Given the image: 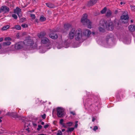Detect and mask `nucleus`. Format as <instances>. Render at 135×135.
<instances>
[{
    "mask_svg": "<svg viewBox=\"0 0 135 135\" xmlns=\"http://www.w3.org/2000/svg\"><path fill=\"white\" fill-rule=\"evenodd\" d=\"M88 15L86 14H84L81 19V21L82 23L84 25H87L88 28H91V23L89 20L87 18Z\"/></svg>",
    "mask_w": 135,
    "mask_h": 135,
    "instance_id": "1",
    "label": "nucleus"
},
{
    "mask_svg": "<svg viewBox=\"0 0 135 135\" xmlns=\"http://www.w3.org/2000/svg\"><path fill=\"white\" fill-rule=\"evenodd\" d=\"M75 37L76 40H84L85 37V36H83L81 30L80 28L78 29L75 31Z\"/></svg>",
    "mask_w": 135,
    "mask_h": 135,
    "instance_id": "2",
    "label": "nucleus"
},
{
    "mask_svg": "<svg viewBox=\"0 0 135 135\" xmlns=\"http://www.w3.org/2000/svg\"><path fill=\"white\" fill-rule=\"evenodd\" d=\"M24 45L29 48H32L34 44V42L30 38L26 39L23 41Z\"/></svg>",
    "mask_w": 135,
    "mask_h": 135,
    "instance_id": "3",
    "label": "nucleus"
},
{
    "mask_svg": "<svg viewBox=\"0 0 135 135\" xmlns=\"http://www.w3.org/2000/svg\"><path fill=\"white\" fill-rule=\"evenodd\" d=\"M103 23L106 24V28L108 30L112 31L114 28V25L113 23L112 22H105L104 20H102Z\"/></svg>",
    "mask_w": 135,
    "mask_h": 135,
    "instance_id": "4",
    "label": "nucleus"
},
{
    "mask_svg": "<svg viewBox=\"0 0 135 135\" xmlns=\"http://www.w3.org/2000/svg\"><path fill=\"white\" fill-rule=\"evenodd\" d=\"M57 115L59 118H62L64 116V109L61 107H57L56 108Z\"/></svg>",
    "mask_w": 135,
    "mask_h": 135,
    "instance_id": "5",
    "label": "nucleus"
},
{
    "mask_svg": "<svg viewBox=\"0 0 135 135\" xmlns=\"http://www.w3.org/2000/svg\"><path fill=\"white\" fill-rule=\"evenodd\" d=\"M9 11V8L7 6H2L0 8V13H6L8 12Z\"/></svg>",
    "mask_w": 135,
    "mask_h": 135,
    "instance_id": "6",
    "label": "nucleus"
},
{
    "mask_svg": "<svg viewBox=\"0 0 135 135\" xmlns=\"http://www.w3.org/2000/svg\"><path fill=\"white\" fill-rule=\"evenodd\" d=\"M24 45L23 42H20L16 43L15 45V49L19 50L22 49Z\"/></svg>",
    "mask_w": 135,
    "mask_h": 135,
    "instance_id": "7",
    "label": "nucleus"
},
{
    "mask_svg": "<svg viewBox=\"0 0 135 135\" xmlns=\"http://www.w3.org/2000/svg\"><path fill=\"white\" fill-rule=\"evenodd\" d=\"M129 17L128 14L123 15L120 17V19L122 20V22L125 24L128 23Z\"/></svg>",
    "mask_w": 135,
    "mask_h": 135,
    "instance_id": "8",
    "label": "nucleus"
},
{
    "mask_svg": "<svg viewBox=\"0 0 135 135\" xmlns=\"http://www.w3.org/2000/svg\"><path fill=\"white\" fill-rule=\"evenodd\" d=\"M6 115L15 118H18L19 117L17 113L15 112H8L6 114Z\"/></svg>",
    "mask_w": 135,
    "mask_h": 135,
    "instance_id": "9",
    "label": "nucleus"
},
{
    "mask_svg": "<svg viewBox=\"0 0 135 135\" xmlns=\"http://www.w3.org/2000/svg\"><path fill=\"white\" fill-rule=\"evenodd\" d=\"M99 25L100 26L99 28V30L100 31L102 32H104L105 31V29L106 28V24L103 23L102 21L100 22Z\"/></svg>",
    "mask_w": 135,
    "mask_h": 135,
    "instance_id": "10",
    "label": "nucleus"
},
{
    "mask_svg": "<svg viewBox=\"0 0 135 135\" xmlns=\"http://www.w3.org/2000/svg\"><path fill=\"white\" fill-rule=\"evenodd\" d=\"M91 33V32L88 29L85 30V31L83 32V36H85V40L88 37Z\"/></svg>",
    "mask_w": 135,
    "mask_h": 135,
    "instance_id": "11",
    "label": "nucleus"
},
{
    "mask_svg": "<svg viewBox=\"0 0 135 135\" xmlns=\"http://www.w3.org/2000/svg\"><path fill=\"white\" fill-rule=\"evenodd\" d=\"M75 29L74 28L72 29L69 33V38L71 39L73 38L75 36Z\"/></svg>",
    "mask_w": 135,
    "mask_h": 135,
    "instance_id": "12",
    "label": "nucleus"
},
{
    "mask_svg": "<svg viewBox=\"0 0 135 135\" xmlns=\"http://www.w3.org/2000/svg\"><path fill=\"white\" fill-rule=\"evenodd\" d=\"M49 36L50 37L54 39H56L58 37L57 34L55 32H51Z\"/></svg>",
    "mask_w": 135,
    "mask_h": 135,
    "instance_id": "13",
    "label": "nucleus"
},
{
    "mask_svg": "<svg viewBox=\"0 0 135 135\" xmlns=\"http://www.w3.org/2000/svg\"><path fill=\"white\" fill-rule=\"evenodd\" d=\"M97 0H90L88 2L87 5L89 6H93L97 3Z\"/></svg>",
    "mask_w": 135,
    "mask_h": 135,
    "instance_id": "14",
    "label": "nucleus"
},
{
    "mask_svg": "<svg viewBox=\"0 0 135 135\" xmlns=\"http://www.w3.org/2000/svg\"><path fill=\"white\" fill-rule=\"evenodd\" d=\"M64 27L65 30V32L71 27L70 25V24L67 23H65L64 25Z\"/></svg>",
    "mask_w": 135,
    "mask_h": 135,
    "instance_id": "15",
    "label": "nucleus"
},
{
    "mask_svg": "<svg viewBox=\"0 0 135 135\" xmlns=\"http://www.w3.org/2000/svg\"><path fill=\"white\" fill-rule=\"evenodd\" d=\"M46 35L45 32H42L40 33L37 34V36L39 38H42L44 36H45Z\"/></svg>",
    "mask_w": 135,
    "mask_h": 135,
    "instance_id": "16",
    "label": "nucleus"
},
{
    "mask_svg": "<svg viewBox=\"0 0 135 135\" xmlns=\"http://www.w3.org/2000/svg\"><path fill=\"white\" fill-rule=\"evenodd\" d=\"M49 41V39L47 37L43 38L41 40V42L43 44H46Z\"/></svg>",
    "mask_w": 135,
    "mask_h": 135,
    "instance_id": "17",
    "label": "nucleus"
},
{
    "mask_svg": "<svg viewBox=\"0 0 135 135\" xmlns=\"http://www.w3.org/2000/svg\"><path fill=\"white\" fill-rule=\"evenodd\" d=\"M128 28L129 31H134L135 30V26L134 25H130L129 26Z\"/></svg>",
    "mask_w": 135,
    "mask_h": 135,
    "instance_id": "18",
    "label": "nucleus"
},
{
    "mask_svg": "<svg viewBox=\"0 0 135 135\" xmlns=\"http://www.w3.org/2000/svg\"><path fill=\"white\" fill-rule=\"evenodd\" d=\"M112 11L110 10L109 9L107 11L106 16L108 17H110L112 16Z\"/></svg>",
    "mask_w": 135,
    "mask_h": 135,
    "instance_id": "19",
    "label": "nucleus"
},
{
    "mask_svg": "<svg viewBox=\"0 0 135 135\" xmlns=\"http://www.w3.org/2000/svg\"><path fill=\"white\" fill-rule=\"evenodd\" d=\"M46 4L47 6L50 8H52L54 7V5L51 3H46Z\"/></svg>",
    "mask_w": 135,
    "mask_h": 135,
    "instance_id": "20",
    "label": "nucleus"
},
{
    "mask_svg": "<svg viewBox=\"0 0 135 135\" xmlns=\"http://www.w3.org/2000/svg\"><path fill=\"white\" fill-rule=\"evenodd\" d=\"M10 27V26L9 25H7L6 26H3L1 30L3 31H4L9 29Z\"/></svg>",
    "mask_w": 135,
    "mask_h": 135,
    "instance_id": "21",
    "label": "nucleus"
},
{
    "mask_svg": "<svg viewBox=\"0 0 135 135\" xmlns=\"http://www.w3.org/2000/svg\"><path fill=\"white\" fill-rule=\"evenodd\" d=\"M21 10L20 8L17 7L16 9L14 10V13H17L18 12H21Z\"/></svg>",
    "mask_w": 135,
    "mask_h": 135,
    "instance_id": "22",
    "label": "nucleus"
},
{
    "mask_svg": "<svg viewBox=\"0 0 135 135\" xmlns=\"http://www.w3.org/2000/svg\"><path fill=\"white\" fill-rule=\"evenodd\" d=\"M11 43V42L9 41L4 42L3 43V45L4 46H9L10 45Z\"/></svg>",
    "mask_w": 135,
    "mask_h": 135,
    "instance_id": "23",
    "label": "nucleus"
},
{
    "mask_svg": "<svg viewBox=\"0 0 135 135\" xmlns=\"http://www.w3.org/2000/svg\"><path fill=\"white\" fill-rule=\"evenodd\" d=\"M74 129V128L73 127H71V128H68V130L66 132H71L73 131Z\"/></svg>",
    "mask_w": 135,
    "mask_h": 135,
    "instance_id": "24",
    "label": "nucleus"
},
{
    "mask_svg": "<svg viewBox=\"0 0 135 135\" xmlns=\"http://www.w3.org/2000/svg\"><path fill=\"white\" fill-rule=\"evenodd\" d=\"M107 8L106 7H105L100 12L102 14L104 13L107 10Z\"/></svg>",
    "mask_w": 135,
    "mask_h": 135,
    "instance_id": "25",
    "label": "nucleus"
},
{
    "mask_svg": "<svg viewBox=\"0 0 135 135\" xmlns=\"http://www.w3.org/2000/svg\"><path fill=\"white\" fill-rule=\"evenodd\" d=\"M40 19L41 21H44L46 20V18L44 16H41Z\"/></svg>",
    "mask_w": 135,
    "mask_h": 135,
    "instance_id": "26",
    "label": "nucleus"
},
{
    "mask_svg": "<svg viewBox=\"0 0 135 135\" xmlns=\"http://www.w3.org/2000/svg\"><path fill=\"white\" fill-rule=\"evenodd\" d=\"M15 28L17 30H19L21 29V27L19 25H16L15 26Z\"/></svg>",
    "mask_w": 135,
    "mask_h": 135,
    "instance_id": "27",
    "label": "nucleus"
},
{
    "mask_svg": "<svg viewBox=\"0 0 135 135\" xmlns=\"http://www.w3.org/2000/svg\"><path fill=\"white\" fill-rule=\"evenodd\" d=\"M132 11L135 12V6L130 5Z\"/></svg>",
    "mask_w": 135,
    "mask_h": 135,
    "instance_id": "28",
    "label": "nucleus"
},
{
    "mask_svg": "<svg viewBox=\"0 0 135 135\" xmlns=\"http://www.w3.org/2000/svg\"><path fill=\"white\" fill-rule=\"evenodd\" d=\"M62 133L61 131L59 130L58 131L57 135H62Z\"/></svg>",
    "mask_w": 135,
    "mask_h": 135,
    "instance_id": "29",
    "label": "nucleus"
},
{
    "mask_svg": "<svg viewBox=\"0 0 135 135\" xmlns=\"http://www.w3.org/2000/svg\"><path fill=\"white\" fill-rule=\"evenodd\" d=\"M21 26L23 28H26V27H28V25L26 24H22Z\"/></svg>",
    "mask_w": 135,
    "mask_h": 135,
    "instance_id": "30",
    "label": "nucleus"
},
{
    "mask_svg": "<svg viewBox=\"0 0 135 135\" xmlns=\"http://www.w3.org/2000/svg\"><path fill=\"white\" fill-rule=\"evenodd\" d=\"M42 127V126L41 125H38V128H37V130L39 131L40 129H41Z\"/></svg>",
    "mask_w": 135,
    "mask_h": 135,
    "instance_id": "31",
    "label": "nucleus"
},
{
    "mask_svg": "<svg viewBox=\"0 0 135 135\" xmlns=\"http://www.w3.org/2000/svg\"><path fill=\"white\" fill-rule=\"evenodd\" d=\"M12 16L15 19H16L17 18V15H16L15 14H12Z\"/></svg>",
    "mask_w": 135,
    "mask_h": 135,
    "instance_id": "32",
    "label": "nucleus"
},
{
    "mask_svg": "<svg viewBox=\"0 0 135 135\" xmlns=\"http://www.w3.org/2000/svg\"><path fill=\"white\" fill-rule=\"evenodd\" d=\"M11 39L9 37H6L5 38V40L6 41H11Z\"/></svg>",
    "mask_w": 135,
    "mask_h": 135,
    "instance_id": "33",
    "label": "nucleus"
},
{
    "mask_svg": "<svg viewBox=\"0 0 135 135\" xmlns=\"http://www.w3.org/2000/svg\"><path fill=\"white\" fill-rule=\"evenodd\" d=\"M17 14L18 15V17L20 18L21 17L22 15V14L21 13V12H19V13L18 12V13H17Z\"/></svg>",
    "mask_w": 135,
    "mask_h": 135,
    "instance_id": "34",
    "label": "nucleus"
},
{
    "mask_svg": "<svg viewBox=\"0 0 135 135\" xmlns=\"http://www.w3.org/2000/svg\"><path fill=\"white\" fill-rule=\"evenodd\" d=\"M98 129V128L97 126H94L93 129L94 131H96V130Z\"/></svg>",
    "mask_w": 135,
    "mask_h": 135,
    "instance_id": "35",
    "label": "nucleus"
},
{
    "mask_svg": "<svg viewBox=\"0 0 135 135\" xmlns=\"http://www.w3.org/2000/svg\"><path fill=\"white\" fill-rule=\"evenodd\" d=\"M31 17L33 19H34L35 18V15L34 14H31Z\"/></svg>",
    "mask_w": 135,
    "mask_h": 135,
    "instance_id": "36",
    "label": "nucleus"
},
{
    "mask_svg": "<svg viewBox=\"0 0 135 135\" xmlns=\"http://www.w3.org/2000/svg\"><path fill=\"white\" fill-rule=\"evenodd\" d=\"M64 122V119H61L60 120V123L61 125H62L63 123V122Z\"/></svg>",
    "mask_w": 135,
    "mask_h": 135,
    "instance_id": "37",
    "label": "nucleus"
},
{
    "mask_svg": "<svg viewBox=\"0 0 135 135\" xmlns=\"http://www.w3.org/2000/svg\"><path fill=\"white\" fill-rule=\"evenodd\" d=\"M67 123L68 124V126H71L73 124V123L71 122H69Z\"/></svg>",
    "mask_w": 135,
    "mask_h": 135,
    "instance_id": "38",
    "label": "nucleus"
},
{
    "mask_svg": "<svg viewBox=\"0 0 135 135\" xmlns=\"http://www.w3.org/2000/svg\"><path fill=\"white\" fill-rule=\"evenodd\" d=\"M46 115L45 114H44L43 115H42L41 116L42 118L45 119L46 118Z\"/></svg>",
    "mask_w": 135,
    "mask_h": 135,
    "instance_id": "39",
    "label": "nucleus"
},
{
    "mask_svg": "<svg viewBox=\"0 0 135 135\" xmlns=\"http://www.w3.org/2000/svg\"><path fill=\"white\" fill-rule=\"evenodd\" d=\"M26 20V18H23L21 19V21L23 22V21H25Z\"/></svg>",
    "mask_w": 135,
    "mask_h": 135,
    "instance_id": "40",
    "label": "nucleus"
},
{
    "mask_svg": "<svg viewBox=\"0 0 135 135\" xmlns=\"http://www.w3.org/2000/svg\"><path fill=\"white\" fill-rule=\"evenodd\" d=\"M16 37L17 38H19L20 37V34L19 33H17L16 35Z\"/></svg>",
    "mask_w": 135,
    "mask_h": 135,
    "instance_id": "41",
    "label": "nucleus"
},
{
    "mask_svg": "<svg viewBox=\"0 0 135 135\" xmlns=\"http://www.w3.org/2000/svg\"><path fill=\"white\" fill-rule=\"evenodd\" d=\"M49 126V125L48 124H47L46 125H45L44 127V128H47Z\"/></svg>",
    "mask_w": 135,
    "mask_h": 135,
    "instance_id": "42",
    "label": "nucleus"
},
{
    "mask_svg": "<svg viewBox=\"0 0 135 135\" xmlns=\"http://www.w3.org/2000/svg\"><path fill=\"white\" fill-rule=\"evenodd\" d=\"M70 113L72 114L73 115H75L76 114L75 113L73 112H71Z\"/></svg>",
    "mask_w": 135,
    "mask_h": 135,
    "instance_id": "43",
    "label": "nucleus"
},
{
    "mask_svg": "<svg viewBox=\"0 0 135 135\" xmlns=\"http://www.w3.org/2000/svg\"><path fill=\"white\" fill-rule=\"evenodd\" d=\"M95 119H96L94 117H92V121L94 122Z\"/></svg>",
    "mask_w": 135,
    "mask_h": 135,
    "instance_id": "44",
    "label": "nucleus"
},
{
    "mask_svg": "<svg viewBox=\"0 0 135 135\" xmlns=\"http://www.w3.org/2000/svg\"><path fill=\"white\" fill-rule=\"evenodd\" d=\"M3 38L2 37L0 38V42H1L3 40Z\"/></svg>",
    "mask_w": 135,
    "mask_h": 135,
    "instance_id": "45",
    "label": "nucleus"
},
{
    "mask_svg": "<svg viewBox=\"0 0 135 135\" xmlns=\"http://www.w3.org/2000/svg\"><path fill=\"white\" fill-rule=\"evenodd\" d=\"M78 124L77 123H75V128H77L78 126Z\"/></svg>",
    "mask_w": 135,
    "mask_h": 135,
    "instance_id": "46",
    "label": "nucleus"
},
{
    "mask_svg": "<svg viewBox=\"0 0 135 135\" xmlns=\"http://www.w3.org/2000/svg\"><path fill=\"white\" fill-rule=\"evenodd\" d=\"M33 124L34 126H37V124L35 123H33Z\"/></svg>",
    "mask_w": 135,
    "mask_h": 135,
    "instance_id": "47",
    "label": "nucleus"
},
{
    "mask_svg": "<svg viewBox=\"0 0 135 135\" xmlns=\"http://www.w3.org/2000/svg\"><path fill=\"white\" fill-rule=\"evenodd\" d=\"M44 122H41V124L42 125H44Z\"/></svg>",
    "mask_w": 135,
    "mask_h": 135,
    "instance_id": "48",
    "label": "nucleus"
},
{
    "mask_svg": "<svg viewBox=\"0 0 135 135\" xmlns=\"http://www.w3.org/2000/svg\"><path fill=\"white\" fill-rule=\"evenodd\" d=\"M65 129H62V132H64V131H65Z\"/></svg>",
    "mask_w": 135,
    "mask_h": 135,
    "instance_id": "49",
    "label": "nucleus"
},
{
    "mask_svg": "<svg viewBox=\"0 0 135 135\" xmlns=\"http://www.w3.org/2000/svg\"><path fill=\"white\" fill-rule=\"evenodd\" d=\"M63 125V126L64 127V128H65L66 127L63 124L62 125Z\"/></svg>",
    "mask_w": 135,
    "mask_h": 135,
    "instance_id": "50",
    "label": "nucleus"
},
{
    "mask_svg": "<svg viewBox=\"0 0 135 135\" xmlns=\"http://www.w3.org/2000/svg\"><path fill=\"white\" fill-rule=\"evenodd\" d=\"M131 23H133V20H131Z\"/></svg>",
    "mask_w": 135,
    "mask_h": 135,
    "instance_id": "51",
    "label": "nucleus"
},
{
    "mask_svg": "<svg viewBox=\"0 0 135 135\" xmlns=\"http://www.w3.org/2000/svg\"><path fill=\"white\" fill-rule=\"evenodd\" d=\"M78 121H75V123H78Z\"/></svg>",
    "mask_w": 135,
    "mask_h": 135,
    "instance_id": "52",
    "label": "nucleus"
},
{
    "mask_svg": "<svg viewBox=\"0 0 135 135\" xmlns=\"http://www.w3.org/2000/svg\"><path fill=\"white\" fill-rule=\"evenodd\" d=\"M38 135H44V134H38Z\"/></svg>",
    "mask_w": 135,
    "mask_h": 135,
    "instance_id": "53",
    "label": "nucleus"
},
{
    "mask_svg": "<svg viewBox=\"0 0 135 135\" xmlns=\"http://www.w3.org/2000/svg\"><path fill=\"white\" fill-rule=\"evenodd\" d=\"M120 4H123V2H121L120 3Z\"/></svg>",
    "mask_w": 135,
    "mask_h": 135,
    "instance_id": "54",
    "label": "nucleus"
},
{
    "mask_svg": "<svg viewBox=\"0 0 135 135\" xmlns=\"http://www.w3.org/2000/svg\"><path fill=\"white\" fill-rule=\"evenodd\" d=\"M1 48V45L0 44V49Z\"/></svg>",
    "mask_w": 135,
    "mask_h": 135,
    "instance_id": "55",
    "label": "nucleus"
},
{
    "mask_svg": "<svg viewBox=\"0 0 135 135\" xmlns=\"http://www.w3.org/2000/svg\"><path fill=\"white\" fill-rule=\"evenodd\" d=\"M2 120L1 119H0V122H2Z\"/></svg>",
    "mask_w": 135,
    "mask_h": 135,
    "instance_id": "56",
    "label": "nucleus"
},
{
    "mask_svg": "<svg viewBox=\"0 0 135 135\" xmlns=\"http://www.w3.org/2000/svg\"><path fill=\"white\" fill-rule=\"evenodd\" d=\"M92 33L93 34H95V33L94 32H92Z\"/></svg>",
    "mask_w": 135,
    "mask_h": 135,
    "instance_id": "57",
    "label": "nucleus"
},
{
    "mask_svg": "<svg viewBox=\"0 0 135 135\" xmlns=\"http://www.w3.org/2000/svg\"><path fill=\"white\" fill-rule=\"evenodd\" d=\"M2 117H0V119H2Z\"/></svg>",
    "mask_w": 135,
    "mask_h": 135,
    "instance_id": "58",
    "label": "nucleus"
},
{
    "mask_svg": "<svg viewBox=\"0 0 135 135\" xmlns=\"http://www.w3.org/2000/svg\"><path fill=\"white\" fill-rule=\"evenodd\" d=\"M1 113V111L0 110V114Z\"/></svg>",
    "mask_w": 135,
    "mask_h": 135,
    "instance_id": "59",
    "label": "nucleus"
},
{
    "mask_svg": "<svg viewBox=\"0 0 135 135\" xmlns=\"http://www.w3.org/2000/svg\"><path fill=\"white\" fill-rule=\"evenodd\" d=\"M26 130H27V131H28V129H26Z\"/></svg>",
    "mask_w": 135,
    "mask_h": 135,
    "instance_id": "60",
    "label": "nucleus"
},
{
    "mask_svg": "<svg viewBox=\"0 0 135 135\" xmlns=\"http://www.w3.org/2000/svg\"><path fill=\"white\" fill-rule=\"evenodd\" d=\"M41 120H40V122H41Z\"/></svg>",
    "mask_w": 135,
    "mask_h": 135,
    "instance_id": "61",
    "label": "nucleus"
},
{
    "mask_svg": "<svg viewBox=\"0 0 135 135\" xmlns=\"http://www.w3.org/2000/svg\"><path fill=\"white\" fill-rule=\"evenodd\" d=\"M90 128H92V127H90Z\"/></svg>",
    "mask_w": 135,
    "mask_h": 135,
    "instance_id": "62",
    "label": "nucleus"
},
{
    "mask_svg": "<svg viewBox=\"0 0 135 135\" xmlns=\"http://www.w3.org/2000/svg\"><path fill=\"white\" fill-rule=\"evenodd\" d=\"M72 1H74V0H71Z\"/></svg>",
    "mask_w": 135,
    "mask_h": 135,
    "instance_id": "63",
    "label": "nucleus"
},
{
    "mask_svg": "<svg viewBox=\"0 0 135 135\" xmlns=\"http://www.w3.org/2000/svg\"><path fill=\"white\" fill-rule=\"evenodd\" d=\"M34 1H35V0H34Z\"/></svg>",
    "mask_w": 135,
    "mask_h": 135,
    "instance_id": "64",
    "label": "nucleus"
}]
</instances>
